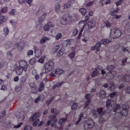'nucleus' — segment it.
Wrapping results in <instances>:
<instances>
[{"label":"nucleus","instance_id":"obj_1","mask_svg":"<svg viewBox=\"0 0 130 130\" xmlns=\"http://www.w3.org/2000/svg\"><path fill=\"white\" fill-rule=\"evenodd\" d=\"M128 107L124 106L122 107L121 110L120 112H117L115 115V119H117L118 122L121 118L123 116H125L127 115L128 113Z\"/></svg>","mask_w":130,"mask_h":130},{"label":"nucleus","instance_id":"obj_2","mask_svg":"<svg viewBox=\"0 0 130 130\" xmlns=\"http://www.w3.org/2000/svg\"><path fill=\"white\" fill-rule=\"evenodd\" d=\"M121 30L119 28H115L110 30V36L113 38L115 37L118 38L119 37L121 34Z\"/></svg>","mask_w":130,"mask_h":130},{"label":"nucleus","instance_id":"obj_3","mask_svg":"<svg viewBox=\"0 0 130 130\" xmlns=\"http://www.w3.org/2000/svg\"><path fill=\"white\" fill-rule=\"evenodd\" d=\"M112 39L107 38L101 40V42H98L94 46H92L91 48L92 50H94L95 49V48H97L100 47L101 44H105L107 43L110 42L111 41Z\"/></svg>","mask_w":130,"mask_h":130},{"label":"nucleus","instance_id":"obj_4","mask_svg":"<svg viewBox=\"0 0 130 130\" xmlns=\"http://www.w3.org/2000/svg\"><path fill=\"white\" fill-rule=\"evenodd\" d=\"M103 108L100 107L97 109V110H93L92 111V113L93 116L95 117H100L102 116V115L107 112L106 110L103 111Z\"/></svg>","mask_w":130,"mask_h":130},{"label":"nucleus","instance_id":"obj_5","mask_svg":"<svg viewBox=\"0 0 130 130\" xmlns=\"http://www.w3.org/2000/svg\"><path fill=\"white\" fill-rule=\"evenodd\" d=\"M122 107H120V105L119 104H118L116 103V102L115 101V103L112 106V109L113 110V111L114 112H116L115 113L113 117V121L117 120V119H115V115L116 113L117 112H120L121 111V108Z\"/></svg>","mask_w":130,"mask_h":130},{"label":"nucleus","instance_id":"obj_6","mask_svg":"<svg viewBox=\"0 0 130 130\" xmlns=\"http://www.w3.org/2000/svg\"><path fill=\"white\" fill-rule=\"evenodd\" d=\"M39 113H35L32 116L30 120V121L33 122V125L34 126H37L39 121Z\"/></svg>","mask_w":130,"mask_h":130},{"label":"nucleus","instance_id":"obj_7","mask_svg":"<svg viewBox=\"0 0 130 130\" xmlns=\"http://www.w3.org/2000/svg\"><path fill=\"white\" fill-rule=\"evenodd\" d=\"M94 125V122L92 120L86 121H85L84 127L85 130H86L88 128L92 127Z\"/></svg>","mask_w":130,"mask_h":130},{"label":"nucleus","instance_id":"obj_8","mask_svg":"<svg viewBox=\"0 0 130 130\" xmlns=\"http://www.w3.org/2000/svg\"><path fill=\"white\" fill-rule=\"evenodd\" d=\"M54 66V63L52 61H49L45 64L44 68L45 72H48L52 70Z\"/></svg>","mask_w":130,"mask_h":130},{"label":"nucleus","instance_id":"obj_9","mask_svg":"<svg viewBox=\"0 0 130 130\" xmlns=\"http://www.w3.org/2000/svg\"><path fill=\"white\" fill-rule=\"evenodd\" d=\"M96 23L95 21L94 20L89 21L84 25L83 28L86 29H90L92 27L95 26Z\"/></svg>","mask_w":130,"mask_h":130},{"label":"nucleus","instance_id":"obj_10","mask_svg":"<svg viewBox=\"0 0 130 130\" xmlns=\"http://www.w3.org/2000/svg\"><path fill=\"white\" fill-rule=\"evenodd\" d=\"M114 68L113 65H111L107 66V69L109 72L107 73H106V75L107 76H109L110 77V78H108V79L110 80L113 78L115 74H113L111 71L113 70Z\"/></svg>","mask_w":130,"mask_h":130},{"label":"nucleus","instance_id":"obj_11","mask_svg":"<svg viewBox=\"0 0 130 130\" xmlns=\"http://www.w3.org/2000/svg\"><path fill=\"white\" fill-rule=\"evenodd\" d=\"M115 103L113 101H111V100L108 99L107 100L106 102V106L107 107V112L108 113H109L111 110H112V106Z\"/></svg>","mask_w":130,"mask_h":130},{"label":"nucleus","instance_id":"obj_12","mask_svg":"<svg viewBox=\"0 0 130 130\" xmlns=\"http://www.w3.org/2000/svg\"><path fill=\"white\" fill-rule=\"evenodd\" d=\"M63 72V70L60 69H57L53 70L51 73L49 74V75L50 76L55 77L56 76L55 74H61Z\"/></svg>","mask_w":130,"mask_h":130},{"label":"nucleus","instance_id":"obj_13","mask_svg":"<svg viewBox=\"0 0 130 130\" xmlns=\"http://www.w3.org/2000/svg\"><path fill=\"white\" fill-rule=\"evenodd\" d=\"M20 67L24 69V71L26 72L28 67L26 62L24 60H21L19 63Z\"/></svg>","mask_w":130,"mask_h":130},{"label":"nucleus","instance_id":"obj_14","mask_svg":"<svg viewBox=\"0 0 130 130\" xmlns=\"http://www.w3.org/2000/svg\"><path fill=\"white\" fill-rule=\"evenodd\" d=\"M54 26V25L51 22H48L44 26L43 29L45 31H47L50 27H53Z\"/></svg>","mask_w":130,"mask_h":130},{"label":"nucleus","instance_id":"obj_15","mask_svg":"<svg viewBox=\"0 0 130 130\" xmlns=\"http://www.w3.org/2000/svg\"><path fill=\"white\" fill-rule=\"evenodd\" d=\"M25 112L23 111H22L19 113L18 116H17V118H18L19 120L23 121L25 117Z\"/></svg>","mask_w":130,"mask_h":130},{"label":"nucleus","instance_id":"obj_16","mask_svg":"<svg viewBox=\"0 0 130 130\" xmlns=\"http://www.w3.org/2000/svg\"><path fill=\"white\" fill-rule=\"evenodd\" d=\"M67 19L68 20L69 22L73 23L76 22L77 20V16L74 15L70 16L67 18Z\"/></svg>","mask_w":130,"mask_h":130},{"label":"nucleus","instance_id":"obj_17","mask_svg":"<svg viewBox=\"0 0 130 130\" xmlns=\"http://www.w3.org/2000/svg\"><path fill=\"white\" fill-rule=\"evenodd\" d=\"M100 99L102 100L105 98L106 96V93L105 91L102 90L100 91L99 93Z\"/></svg>","mask_w":130,"mask_h":130},{"label":"nucleus","instance_id":"obj_18","mask_svg":"<svg viewBox=\"0 0 130 130\" xmlns=\"http://www.w3.org/2000/svg\"><path fill=\"white\" fill-rule=\"evenodd\" d=\"M58 113V112H56L55 111L54 113L55 115H52L50 116L49 118L50 119V120H49L48 121L47 123V125L48 126L50 125L51 124V120L53 118H54L56 117L55 115H57Z\"/></svg>","mask_w":130,"mask_h":130},{"label":"nucleus","instance_id":"obj_19","mask_svg":"<svg viewBox=\"0 0 130 130\" xmlns=\"http://www.w3.org/2000/svg\"><path fill=\"white\" fill-rule=\"evenodd\" d=\"M26 77L25 76H22L19 79L20 86H23L26 81Z\"/></svg>","mask_w":130,"mask_h":130},{"label":"nucleus","instance_id":"obj_20","mask_svg":"<svg viewBox=\"0 0 130 130\" xmlns=\"http://www.w3.org/2000/svg\"><path fill=\"white\" fill-rule=\"evenodd\" d=\"M35 57L38 58L41 55V51L40 49L35 48Z\"/></svg>","mask_w":130,"mask_h":130},{"label":"nucleus","instance_id":"obj_21","mask_svg":"<svg viewBox=\"0 0 130 130\" xmlns=\"http://www.w3.org/2000/svg\"><path fill=\"white\" fill-rule=\"evenodd\" d=\"M68 3H65L64 4V7L65 8H67L69 7L71 5L74 3L75 2L74 0H68Z\"/></svg>","mask_w":130,"mask_h":130},{"label":"nucleus","instance_id":"obj_22","mask_svg":"<svg viewBox=\"0 0 130 130\" xmlns=\"http://www.w3.org/2000/svg\"><path fill=\"white\" fill-rule=\"evenodd\" d=\"M23 70H24V68L20 67H18L16 70V73L18 75H20L22 73Z\"/></svg>","mask_w":130,"mask_h":130},{"label":"nucleus","instance_id":"obj_23","mask_svg":"<svg viewBox=\"0 0 130 130\" xmlns=\"http://www.w3.org/2000/svg\"><path fill=\"white\" fill-rule=\"evenodd\" d=\"M19 43H15L14 46L12 47L11 48L12 49H14L18 47V50L19 51H21L23 48V47L22 46H19Z\"/></svg>","mask_w":130,"mask_h":130},{"label":"nucleus","instance_id":"obj_24","mask_svg":"<svg viewBox=\"0 0 130 130\" xmlns=\"http://www.w3.org/2000/svg\"><path fill=\"white\" fill-rule=\"evenodd\" d=\"M1 14H0V26H1L3 24L2 23L5 22L6 20L5 16L1 15Z\"/></svg>","mask_w":130,"mask_h":130},{"label":"nucleus","instance_id":"obj_25","mask_svg":"<svg viewBox=\"0 0 130 130\" xmlns=\"http://www.w3.org/2000/svg\"><path fill=\"white\" fill-rule=\"evenodd\" d=\"M123 79L125 82H129L130 79V75L128 74H126L123 77Z\"/></svg>","mask_w":130,"mask_h":130},{"label":"nucleus","instance_id":"obj_26","mask_svg":"<svg viewBox=\"0 0 130 130\" xmlns=\"http://www.w3.org/2000/svg\"><path fill=\"white\" fill-rule=\"evenodd\" d=\"M3 125L5 127H9L11 123L9 121H7L5 120V121H3Z\"/></svg>","mask_w":130,"mask_h":130},{"label":"nucleus","instance_id":"obj_27","mask_svg":"<svg viewBox=\"0 0 130 130\" xmlns=\"http://www.w3.org/2000/svg\"><path fill=\"white\" fill-rule=\"evenodd\" d=\"M13 45L12 42L11 41H7L5 44V47L7 49L12 46Z\"/></svg>","mask_w":130,"mask_h":130},{"label":"nucleus","instance_id":"obj_28","mask_svg":"<svg viewBox=\"0 0 130 130\" xmlns=\"http://www.w3.org/2000/svg\"><path fill=\"white\" fill-rule=\"evenodd\" d=\"M45 15V14H43L39 18L37 23L38 25L41 23L42 21L44 19Z\"/></svg>","mask_w":130,"mask_h":130},{"label":"nucleus","instance_id":"obj_29","mask_svg":"<svg viewBox=\"0 0 130 130\" xmlns=\"http://www.w3.org/2000/svg\"><path fill=\"white\" fill-rule=\"evenodd\" d=\"M61 23L63 25H65L67 24L68 22H69L67 18L66 17L62 18L61 20Z\"/></svg>","mask_w":130,"mask_h":130},{"label":"nucleus","instance_id":"obj_30","mask_svg":"<svg viewBox=\"0 0 130 130\" xmlns=\"http://www.w3.org/2000/svg\"><path fill=\"white\" fill-rule=\"evenodd\" d=\"M64 53V49L61 48L57 53V55L58 56L60 57Z\"/></svg>","mask_w":130,"mask_h":130},{"label":"nucleus","instance_id":"obj_31","mask_svg":"<svg viewBox=\"0 0 130 130\" xmlns=\"http://www.w3.org/2000/svg\"><path fill=\"white\" fill-rule=\"evenodd\" d=\"M73 41L74 40L72 39H68L65 41L64 42L66 44V46H67L68 44H72L73 42Z\"/></svg>","mask_w":130,"mask_h":130},{"label":"nucleus","instance_id":"obj_32","mask_svg":"<svg viewBox=\"0 0 130 130\" xmlns=\"http://www.w3.org/2000/svg\"><path fill=\"white\" fill-rule=\"evenodd\" d=\"M7 8L6 7H3L0 10V14L5 13L7 11Z\"/></svg>","mask_w":130,"mask_h":130},{"label":"nucleus","instance_id":"obj_33","mask_svg":"<svg viewBox=\"0 0 130 130\" xmlns=\"http://www.w3.org/2000/svg\"><path fill=\"white\" fill-rule=\"evenodd\" d=\"M59 48L60 46L59 45H57L53 49L52 54H54L57 51V50L59 49Z\"/></svg>","mask_w":130,"mask_h":130},{"label":"nucleus","instance_id":"obj_34","mask_svg":"<svg viewBox=\"0 0 130 130\" xmlns=\"http://www.w3.org/2000/svg\"><path fill=\"white\" fill-rule=\"evenodd\" d=\"M55 8L56 11L57 13L59 12L60 9V5L58 3L56 4Z\"/></svg>","mask_w":130,"mask_h":130},{"label":"nucleus","instance_id":"obj_35","mask_svg":"<svg viewBox=\"0 0 130 130\" xmlns=\"http://www.w3.org/2000/svg\"><path fill=\"white\" fill-rule=\"evenodd\" d=\"M99 73V71L97 69H95L92 73V76L94 77L97 75Z\"/></svg>","mask_w":130,"mask_h":130},{"label":"nucleus","instance_id":"obj_36","mask_svg":"<svg viewBox=\"0 0 130 130\" xmlns=\"http://www.w3.org/2000/svg\"><path fill=\"white\" fill-rule=\"evenodd\" d=\"M5 111H2L1 112H0V122H2V118L5 116Z\"/></svg>","mask_w":130,"mask_h":130},{"label":"nucleus","instance_id":"obj_37","mask_svg":"<svg viewBox=\"0 0 130 130\" xmlns=\"http://www.w3.org/2000/svg\"><path fill=\"white\" fill-rule=\"evenodd\" d=\"M66 120L67 119L66 118H62L60 119L58 121V124L61 126L63 124V123L66 121Z\"/></svg>","mask_w":130,"mask_h":130},{"label":"nucleus","instance_id":"obj_38","mask_svg":"<svg viewBox=\"0 0 130 130\" xmlns=\"http://www.w3.org/2000/svg\"><path fill=\"white\" fill-rule=\"evenodd\" d=\"M75 52L73 51L70 53L68 55V56L72 59L75 57Z\"/></svg>","mask_w":130,"mask_h":130},{"label":"nucleus","instance_id":"obj_39","mask_svg":"<svg viewBox=\"0 0 130 130\" xmlns=\"http://www.w3.org/2000/svg\"><path fill=\"white\" fill-rule=\"evenodd\" d=\"M79 11L83 15H85L86 12V9L83 8H81L80 9Z\"/></svg>","mask_w":130,"mask_h":130},{"label":"nucleus","instance_id":"obj_40","mask_svg":"<svg viewBox=\"0 0 130 130\" xmlns=\"http://www.w3.org/2000/svg\"><path fill=\"white\" fill-rule=\"evenodd\" d=\"M63 83V82H62L60 83H57L56 85H55L53 87V89H55L56 87L59 88L60 87L61 85Z\"/></svg>","mask_w":130,"mask_h":130},{"label":"nucleus","instance_id":"obj_41","mask_svg":"<svg viewBox=\"0 0 130 130\" xmlns=\"http://www.w3.org/2000/svg\"><path fill=\"white\" fill-rule=\"evenodd\" d=\"M125 28L127 31L130 32V23L127 24L125 25Z\"/></svg>","mask_w":130,"mask_h":130},{"label":"nucleus","instance_id":"obj_42","mask_svg":"<svg viewBox=\"0 0 130 130\" xmlns=\"http://www.w3.org/2000/svg\"><path fill=\"white\" fill-rule=\"evenodd\" d=\"M44 88V84L42 83H41L40 85V87L38 90V91L40 92L41 91L43 90Z\"/></svg>","mask_w":130,"mask_h":130},{"label":"nucleus","instance_id":"obj_43","mask_svg":"<svg viewBox=\"0 0 130 130\" xmlns=\"http://www.w3.org/2000/svg\"><path fill=\"white\" fill-rule=\"evenodd\" d=\"M9 32V30L7 28H5L3 30V33L5 36L7 35Z\"/></svg>","mask_w":130,"mask_h":130},{"label":"nucleus","instance_id":"obj_44","mask_svg":"<svg viewBox=\"0 0 130 130\" xmlns=\"http://www.w3.org/2000/svg\"><path fill=\"white\" fill-rule=\"evenodd\" d=\"M10 14L12 15H16L17 14V12L15 10L12 9L9 12Z\"/></svg>","mask_w":130,"mask_h":130},{"label":"nucleus","instance_id":"obj_45","mask_svg":"<svg viewBox=\"0 0 130 130\" xmlns=\"http://www.w3.org/2000/svg\"><path fill=\"white\" fill-rule=\"evenodd\" d=\"M49 39L46 37H43L40 41V43L42 44L44 42H45L46 40H49Z\"/></svg>","mask_w":130,"mask_h":130},{"label":"nucleus","instance_id":"obj_46","mask_svg":"<svg viewBox=\"0 0 130 130\" xmlns=\"http://www.w3.org/2000/svg\"><path fill=\"white\" fill-rule=\"evenodd\" d=\"M45 58L44 56H42L41 58L38 60V61L41 63H43Z\"/></svg>","mask_w":130,"mask_h":130},{"label":"nucleus","instance_id":"obj_47","mask_svg":"<svg viewBox=\"0 0 130 130\" xmlns=\"http://www.w3.org/2000/svg\"><path fill=\"white\" fill-rule=\"evenodd\" d=\"M125 92L127 94H130V86H127L126 88Z\"/></svg>","mask_w":130,"mask_h":130},{"label":"nucleus","instance_id":"obj_48","mask_svg":"<svg viewBox=\"0 0 130 130\" xmlns=\"http://www.w3.org/2000/svg\"><path fill=\"white\" fill-rule=\"evenodd\" d=\"M36 61V60L34 58H32L29 61L30 64L31 65H33L35 64Z\"/></svg>","mask_w":130,"mask_h":130},{"label":"nucleus","instance_id":"obj_49","mask_svg":"<svg viewBox=\"0 0 130 130\" xmlns=\"http://www.w3.org/2000/svg\"><path fill=\"white\" fill-rule=\"evenodd\" d=\"M78 105L77 103H74L71 106V108L72 109H76Z\"/></svg>","mask_w":130,"mask_h":130},{"label":"nucleus","instance_id":"obj_50","mask_svg":"<svg viewBox=\"0 0 130 130\" xmlns=\"http://www.w3.org/2000/svg\"><path fill=\"white\" fill-rule=\"evenodd\" d=\"M34 51L31 50H28L27 52V55L28 56L32 55L33 54Z\"/></svg>","mask_w":130,"mask_h":130},{"label":"nucleus","instance_id":"obj_51","mask_svg":"<svg viewBox=\"0 0 130 130\" xmlns=\"http://www.w3.org/2000/svg\"><path fill=\"white\" fill-rule=\"evenodd\" d=\"M104 23L106 27L107 28H110L111 26V25L110 23L109 22L106 21Z\"/></svg>","mask_w":130,"mask_h":130},{"label":"nucleus","instance_id":"obj_52","mask_svg":"<svg viewBox=\"0 0 130 130\" xmlns=\"http://www.w3.org/2000/svg\"><path fill=\"white\" fill-rule=\"evenodd\" d=\"M22 86H21L19 85L18 86L16 87L15 90L16 92H19L21 89Z\"/></svg>","mask_w":130,"mask_h":130},{"label":"nucleus","instance_id":"obj_53","mask_svg":"<svg viewBox=\"0 0 130 130\" xmlns=\"http://www.w3.org/2000/svg\"><path fill=\"white\" fill-rule=\"evenodd\" d=\"M110 13L112 16H115L116 14V12L113 9H112V10L110 11Z\"/></svg>","mask_w":130,"mask_h":130},{"label":"nucleus","instance_id":"obj_54","mask_svg":"<svg viewBox=\"0 0 130 130\" xmlns=\"http://www.w3.org/2000/svg\"><path fill=\"white\" fill-rule=\"evenodd\" d=\"M62 37V35L61 33L58 34L56 36V40H59Z\"/></svg>","mask_w":130,"mask_h":130},{"label":"nucleus","instance_id":"obj_55","mask_svg":"<svg viewBox=\"0 0 130 130\" xmlns=\"http://www.w3.org/2000/svg\"><path fill=\"white\" fill-rule=\"evenodd\" d=\"M32 128V127L30 126L26 125L25 127L24 130H31Z\"/></svg>","mask_w":130,"mask_h":130},{"label":"nucleus","instance_id":"obj_56","mask_svg":"<svg viewBox=\"0 0 130 130\" xmlns=\"http://www.w3.org/2000/svg\"><path fill=\"white\" fill-rule=\"evenodd\" d=\"M123 0H119L118 1L116 2V4L117 6L120 5L123 3Z\"/></svg>","mask_w":130,"mask_h":130},{"label":"nucleus","instance_id":"obj_57","mask_svg":"<svg viewBox=\"0 0 130 130\" xmlns=\"http://www.w3.org/2000/svg\"><path fill=\"white\" fill-rule=\"evenodd\" d=\"M78 31L76 29H75L73 30L72 31L73 35L74 36H76L78 33Z\"/></svg>","mask_w":130,"mask_h":130},{"label":"nucleus","instance_id":"obj_58","mask_svg":"<svg viewBox=\"0 0 130 130\" xmlns=\"http://www.w3.org/2000/svg\"><path fill=\"white\" fill-rule=\"evenodd\" d=\"M84 37L85 38H89V34L87 32H85L83 34Z\"/></svg>","mask_w":130,"mask_h":130},{"label":"nucleus","instance_id":"obj_59","mask_svg":"<svg viewBox=\"0 0 130 130\" xmlns=\"http://www.w3.org/2000/svg\"><path fill=\"white\" fill-rule=\"evenodd\" d=\"M27 0H18V2L19 3L21 4H24Z\"/></svg>","mask_w":130,"mask_h":130},{"label":"nucleus","instance_id":"obj_60","mask_svg":"<svg viewBox=\"0 0 130 130\" xmlns=\"http://www.w3.org/2000/svg\"><path fill=\"white\" fill-rule=\"evenodd\" d=\"M125 84L124 83H122L119 85L118 87V88L119 89H121L123 88L125 86Z\"/></svg>","mask_w":130,"mask_h":130},{"label":"nucleus","instance_id":"obj_61","mask_svg":"<svg viewBox=\"0 0 130 130\" xmlns=\"http://www.w3.org/2000/svg\"><path fill=\"white\" fill-rule=\"evenodd\" d=\"M90 102V100H88L87 101H86L85 103V106L84 107V108H85L87 107L88 105Z\"/></svg>","mask_w":130,"mask_h":130},{"label":"nucleus","instance_id":"obj_62","mask_svg":"<svg viewBox=\"0 0 130 130\" xmlns=\"http://www.w3.org/2000/svg\"><path fill=\"white\" fill-rule=\"evenodd\" d=\"M40 101H42L44 99V96L43 95H41L38 96Z\"/></svg>","mask_w":130,"mask_h":130},{"label":"nucleus","instance_id":"obj_63","mask_svg":"<svg viewBox=\"0 0 130 130\" xmlns=\"http://www.w3.org/2000/svg\"><path fill=\"white\" fill-rule=\"evenodd\" d=\"M23 123V122H21L19 124L17 125H16L14 126V127L15 128H18L20 127L21 125Z\"/></svg>","mask_w":130,"mask_h":130},{"label":"nucleus","instance_id":"obj_64","mask_svg":"<svg viewBox=\"0 0 130 130\" xmlns=\"http://www.w3.org/2000/svg\"><path fill=\"white\" fill-rule=\"evenodd\" d=\"M128 47H126L123 48V51L125 52L126 53H128L129 51L128 50Z\"/></svg>","mask_w":130,"mask_h":130}]
</instances>
